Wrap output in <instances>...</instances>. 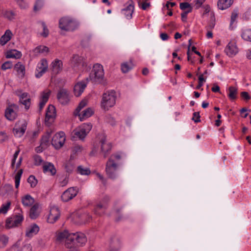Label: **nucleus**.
<instances>
[{"label":"nucleus","instance_id":"f257e3e1","mask_svg":"<svg viewBox=\"0 0 251 251\" xmlns=\"http://www.w3.org/2000/svg\"><path fill=\"white\" fill-rule=\"evenodd\" d=\"M104 72L103 67L99 64H96L93 66V70L89 75V76L86 78L87 82L91 81L94 83H101L103 80Z\"/></svg>","mask_w":251,"mask_h":251},{"label":"nucleus","instance_id":"f03ea898","mask_svg":"<svg viewBox=\"0 0 251 251\" xmlns=\"http://www.w3.org/2000/svg\"><path fill=\"white\" fill-rule=\"evenodd\" d=\"M116 96L114 91H107L102 95L101 101V107L105 110H108L116 103Z\"/></svg>","mask_w":251,"mask_h":251},{"label":"nucleus","instance_id":"7ed1b4c3","mask_svg":"<svg viewBox=\"0 0 251 251\" xmlns=\"http://www.w3.org/2000/svg\"><path fill=\"white\" fill-rule=\"evenodd\" d=\"M78 26L76 21L69 17L61 18L59 21V27L65 31H74Z\"/></svg>","mask_w":251,"mask_h":251},{"label":"nucleus","instance_id":"20e7f679","mask_svg":"<svg viewBox=\"0 0 251 251\" xmlns=\"http://www.w3.org/2000/svg\"><path fill=\"white\" fill-rule=\"evenodd\" d=\"M92 127V125L90 123L83 124L73 130L72 138L78 137L83 140L91 130Z\"/></svg>","mask_w":251,"mask_h":251},{"label":"nucleus","instance_id":"39448f33","mask_svg":"<svg viewBox=\"0 0 251 251\" xmlns=\"http://www.w3.org/2000/svg\"><path fill=\"white\" fill-rule=\"evenodd\" d=\"M68 239L70 240V245H72V246L75 245L82 246L85 244L87 241L85 234L82 232L72 233L69 236Z\"/></svg>","mask_w":251,"mask_h":251},{"label":"nucleus","instance_id":"423d86ee","mask_svg":"<svg viewBox=\"0 0 251 251\" xmlns=\"http://www.w3.org/2000/svg\"><path fill=\"white\" fill-rule=\"evenodd\" d=\"M118 165L112 159H109L106 164L105 171L108 177L112 179H115L117 176Z\"/></svg>","mask_w":251,"mask_h":251},{"label":"nucleus","instance_id":"0eeeda50","mask_svg":"<svg viewBox=\"0 0 251 251\" xmlns=\"http://www.w3.org/2000/svg\"><path fill=\"white\" fill-rule=\"evenodd\" d=\"M23 220L24 218L23 215L20 213L12 215L11 217L7 219L5 226L7 228L19 226L21 225Z\"/></svg>","mask_w":251,"mask_h":251},{"label":"nucleus","instance_id":"6e6552de","mask_svg":"<svg viewBox=\"0 0 251 251\" xmlns=\"http://www.w3.org/2000/svg\"><path fill=\"white\" fill-rule=\"evenodd\" d=\"M56 117L55 108L53 105H49L47 108L45 119V124L47 126H50L54 122Z\"/></svg>","mask_w":251,"mask_h":251},{"label":"nucleus","instance_id":"1a4fd4ad","mask_svg":"<svg viewBox=\"0 0 251 251\" xmlns=\"http://www.w3.org/2000/svg\"><path fill=\"white\" fill-rule=\"evenodd\" d=\"M109 200V197L106 196L101 201L98 202L94 208V213L99 216H101L103 214L106 209L107 208V202Z\"/></svg>","mask_w":251,"mask_h":251},{"label":"nucleus","instance_id":"9d476101","mask_svg":"<svg viewBox=\"0 0 251 251\" xmlns=\"http://www.w3.org/2000/svg\"><path fill=\"white\" fill-rule=\"evenodd\" d=\"M65 137L63 132H60L55 134L52 137L51 145L56 149L61 148L65 142Z\"/></svg>","mask_w":251,"mask_h":251},{"label":"nucleus","instance_id":"9b49d317","mask_svg":"<svg viewBox=\"0 0 251 251\" xmlns=\"http://www.w3.org/2000/svg\"><path fill=\"white\" fill-rule=\"evenodd\" d=\"M18 106L13 104L9 105L5 110V116L9 121L14 120L17 117V112L18 111Z\"/></svg>","mask_w":251,"mask_h":251},{"label":"nucleus","instance_id":"f8f14e48","mask_svg":"<svg viewBox=\"0 0 251 251\" xmlns=\"http://www.w3.org/2000/svg\"><path fill=\"white\" fill-rule=\"evenodd\" d=\"M78 193L76 187H70L63 192L61 199L64 202H67L75 197Z\"/></svg>","mask_w":251,"mask_h":251},{"label":"nucleus","instance_id":"ddd939ff","mask_svg":"<svg viewBox=\"0 0 251 251\" xmlns=\"http://www.w3.org/2000/svg\"><path fill=\"white\" fill-rule=\"evenodd\" d=\"M26 128V123L25 121H18L16 124V127L13 128L15 136L21 137L23 135Z\"/></svg>","mask_w":251,"mask_h":251},{"label":"nucleus","instance_id":"4468645a","mask_svg":"<svg viewBox=\"0 0 251 251\" xmlns=\"http://www.w3.org/2000/svg\"><path fill=\"white\" fill-rule=\"evenodd\" d=\"M57 98L61 104H67L70 100L69 91L66 89H60L57 93Z\"/></svg>","mask_w":251,"mask_h":251},{"label":"nucleus","instance_id":"2eb2a0df","mask_svg":"<svg viewBox=\"0 0 251 251\" xmlns=\"http://www.w3.org/2000/svg\"><path fill=\"white\" fill-rule=\"evenodd\" d=\"M100 143L101 146V152L103 157L106 158L111 150V144L110 142H107L105 137L100 140Z\"/></svg>","mask_w":251,"mask_h":251},{"label":"nucleus","instance_id":"dca6fc26","mask_svg":"<svg viewBox=\"0 0 251 251\" xmlns=\"http://www.w3.org/2000/svg\"><path fill=\"white\" fill-rule=\"evenodd\" d=\"M60 213L58 207L53 206L50 208V214L48 218V223L53 224L58 220Z\"/></svg>","mask_w":251,"mask_h":251},{"label":"nucleus","instance_id":"f3484780","mask_svg":"<svg viewBox=\"0 0 251 251\" xmlns=\"http://www.w3.org/2000/svg\"><path fill=\"white\" fill-rule=\"evenodd\" d=\"M70 64L72 67L75 71L79 70L81 65L84 66V63L82 62V58L77 54L73 56L70 60Z\"/></svg>","mask_w":251,"mask_h":251},{"label":"nucleus","instance_id":"a211bd4d","mask_svg":"<svg viewBox=\"0 0 251 251\" xmlns=\"http://www.w3.org/2000/svg\"><path fill=\"white\" fill-rule=\"evenodd\" d=\"M48 65L47 60L43 59L40 61V63L38 64L37 71L38 73L35 74L37 78H39L47 71Z\"/></svg>","mask_w":251,"mask_h":251},{"label":"nucleus","instance_id":"6ab92c4d","mask_svg":"<svg viewBox=\"0 0 251 251\" xmlns=\"http://www.w3.org/2000/svg\"><path fill=\"white\" fill-rule=\"evenodd\" d=\"M127 6L122 10L127 19H130L132 17V14L134 9V2L130 0L127 2Z\"/></svg>","mask_w":251,"mask_h":251},{"label":"nucleus","instance_id":"aec40b11","mask_svg":"<svg viewBox=\"0 0 251 251\" xmlns=\"http://www.w3.org/2000/svg\"><path fill=\"white\" fill-rule=\"evenodd\" d=\"M120 247L119 239L115 236L112 237L109 243V251H119Z\"/></svg>","mask_w":251,"mask_h":251},{"label":"nucleus","instance_id":"412c9836","mask_svg":"<svg viewBox=\"0 0 251 251\" xmlns=\"http://www.w3.org/2000/svg\"><path fill=\"white\" fill-rule=\"evenodd\" d=\"M87 83L81 81L77 83L74 86V92L76 97H79L83 92L86 87Z\"/></svg>","mask_w":251,"mask_h":251},{"label":"nucleus","instance_id":"4be33fe9","mask_svg":"<svg viewBox=\"0 0 251 251\" xmlns=\"http://www.w3.org/2000/svg\"><path fill=\"white\" fill-rule=\"evenodd\" d=\"M43 171L44 173H50L51 176H54L56 173V170L54 165L48 162H46L43 165Z\"/></svg>","mask_w":251,"mask_h":251},{"label":"nucleus","instance_id":"5701e85b","mask_svg":"<svg viewBox=\"0 0 251 251\" xmlns=\"http://www.w3.org/2000/svg\"><path fill=\"white\" fill-rule=\"evenodd\" d=\"M225 51L229 56H233L238 52L237 48L233 42H229Z\"/></svg>","mask_w":251,"mask_h":251},{"label":"nucleus","instance_id":"b1692460","mask_svg":"<svg viewBox=\"0 0 251 251\" xmlns=\"http://www.w3.org/2000/svg\"><path fill=\"white\" fill-rule=\"evenodd\" d=\"M63 63L61 60L55 59L51 64L52 71L54 74H58L62 70Z\"/></svg>","mask_w":251,"mask_h":251},{"label":"nucleus","instance_id":"393cba45","mask_svg":"<svg viewBox=\"0 0 251 251\" xmlns=\"http://www.w3.org/2000/svg\"><path fill=\"white\" fill-rule=\"evenodd\" d=\"M71 233H69L68 231L64 230L63 232H59L57 235V240L61 241L64 239H66V246L67 248L70 247V240H69V236Z\"/></svg>","mask_w":251,"mask_h":251},{"label":"nucleus","instance_id":"a878e982","mask_svg":"<svg viewBox=\"0 0 251 251\" xmlns=\"http://www.w3.org/2000/svg\"><path fill=\"white\" fill-rule=\"evenodd\" d=\"M50 94V91H49L48 92H43L42 93V97L41 98L40 102L39 103V112H40L42 109L43 108L44 106H45L46 102L48 101L49 96Z\"/></svg>","mask_w":251,"mask_h":251},{"label":"nucleus","instance_id":"bb28decb","mask_svg":"<svg viewBox=\"0 0 251 251\" xmlns=\"http://www.w3.org/2000/svg\"><path fill=\"white\" fill-rule=\"evenodd\" d=\"M233 2V0H219L217 5L219 9L225 10L229 7Z\"/></svg>","mask_w":251,"mask_h":251},{"label":"nucleus","instance_id":"cd10ccee","mask_svg":"<svg viewBox=\"0 0 251 251\" xmlns=\"http://www.w3.org/2000/svg\"><path fill=\"white\" fill-rule=\"evenodd\" d=\"M12 33L9 29L5 31L4 34L0 38V44L1 46L5 45L9 40H10Z\"/></svg>","mask_w":251,"mask_h":251},{"label":"nucleus","instance_id":"c85d7f7f","mask_svg":"<svg viewBox=\"0 0 251 251\" xmlns=\"http://www.w3.org/2000/svg\"><path fill=\"white\" fill-rule=\"evenodd\" d=\"M39 207V203H35L30 208L29 212V217L32 219H36L39 215L38 208Z\"/></svg>","mask_w":251,"mask_h":251},{"label":"nucleus","instance_id":"c756f323","mask_svg":"<svg viewBox=\"0 0 251 251\" xmlns=\"http://www.w3.org/2000/svg\"><path fill=\"white\" fill-rule=\"evenodd\" d=\"M39 231V227L36 224H33L31 227L26 230V236L31 237L36 234Z\"/></svg>","mask_w":251,"mask_h":251},{"label":"nucleus","instance_id":"7c9ffc66","mask_svg":"<svg viewBox=\"0 0 251 251\" xmlns=\"http://www.w3.org/2000/svg\"><path fill=\"white\" fill-rule=\"evenodd\" d=\"M22 56V53L16 50H9L7 52L6 57L7 58H14L16 59L20 58Z\"/></svg>","mask_w":251,"mask_h":251},{"label":"nucleus","instance_id":"2f4dec72","mask_svg":"<svg viewBox=\"0 0 251 251\" xmlns=\"http://www.w3.org/2000/svg\"><path fill=\"white\" fill-rule=\"evenodd\" d=\"M23 204L26 207H29L33 204L34 199L29 195H25L22 200Z\"/></svg>","mask_w":251,"mask_h":251},{"label":"nucleus","instance_id":"473e14b6","mask_svg":"<svg viewBox=\"0 0 251 251\" xmlns=\"http://www.w3.org/2000/svg\"><path fill=\"white\" fill-rule=\"evenodd\" d=\"M14 69L19 75H21L22 77L24 76L25 74V68L21 62L17 63L14 66Z\"/></svg>","mask_w":251,"mask_h":251},{"label":"nucleus","instance_id":"72a5a7b5","mask_svg":"<svg viewBox=\"0 0 251 251\" xmlns=\"http://www.w3.org/2000/svg\"><path fill=\"white\" fill-rule=\"evenodd\" d=\"M93 114V111L90 108H88L82 111L81 115H79L80 121H82L85 118L90 117Z\"/></svg>","mask_w":251,"mask_h":251},{"label":"nucleus","instance_id":"f704fd0d","mask_svg":"<svg viewBox=\"0 0 251 251\" xmlns=\"http://www.w3.org/2000/svg\"><path fill=\"white\" fill-rule=\"evenodd\" d=\"M51 131H47L46 132V133L45 134V135H43L42 136V138L41 140V146H47L48 143H49V140H50V135H51Z\"/></svg>","mask_w":251,"mask_h":251},{"label":"nucleus","instance_id":"c9c22d12","mask_svg":"<svg viewBox=\"0 0 251 251\" xmlns=\"http://www.w3.org/2000/svg\"><path fill=\"white\" fill-rule=\"evenodd\" d=\"M49 51V49L46 46H39L37 47L34 50H33V52L35 54L38 53H47Z\"/></svg>","mask_w":251,"mask_h":251},{"label":"nucleus","instance_id":"e433bc0d","mask_svg":"<svg viewBox=\"0 0 251 251\" xmlns=\"http://www.w3.org/2000/svg\"><path fill=\"white\" fill-rule=\"evenodd\" d=\"M229 91L228 97L229 99L231 100H235L236 98L237 89L233 86H230L229 87Z\"/></svg>","mask_w":251,"mask_h":251},{"label":"nucleus","instance_id":"4c0bfd02","mask_svg":"<svg viewBox=\"0 0 251 251\" xmlns=\"http://www.w3.org/2000/svg\"><path fill=\"white\" fill-rule=\"evenodd\" d=\"M132 67L133 65L131 62H130V64L128 63H124L121 65V70L124 73H126L131 70Z\"/></svg>","mask_w":251,"mask_h":251},{"label":"nucleus","instance_id":"58836bf2","mask_svg":"<svg viewBox=\"0 0 251 251\" xmlns=\"http://www.w3.org/2000/svg\"><path fill=\"white\" fill-rule=\"evenodd\" d=\"M77 172L81 175H89L91 172L87 168H84L82 166H79L77 168Z\"/></svg>","mask_w":251,"mask_h":251},{"label":"nucleus","instance_id":"ea45409f","mask_svg":"<svg viewBox=\"0 0 251 251\" xmlns=\"http://www.w3.org/2000/svg\"><path fill=\"white\" fill-rule=\"evenodd\" d=\"M242 38L246 40L251 42V29H246L242 34Z\"/></svg>","mask_w":251,"mask_h":251},{"label":"nucleus","instance_id":"a19ab883","mask_svg":"<svg viewBox=\"0 0 251 251\" xmlns=\"http://www.w3.org/2000/svg\"><path fill=\"white\" fill-rule=\"evenodd\" d=\"M8 242V237L5 235H0V248L4 247Z\"/></svg>","mask_w":251,"mask_h":251},{"label":"nucleus","instance_id":"79ce46f5","mask_svg":"<svg viewBox=\"0 0 251 251\" xmlns=\"http://www.w3.org/2000/svg\"><path fill=\"white\" fill-rule=\"evenodd\" d=\"M4 16L9 20H12L15 18L16 13L11 10H7L4 12Z\"/></svg>","mask_w":251,"mask_h":251},{"label":"nucleus","instance_id":"37998d69","mask_svg":"<svg viewBox=\"0 0 251 251\" xmlns=\"http://www.w3.org/2000/svg\"><path fill=\"white\" fill-rule=\"evenodd\" d=\"M15 1L21 9H26L28 6L27 3L25 0H15Z\"/></svg>","mask_w":251,"mask_h":251},{"label":"nucleus","instance_id":"c03bdc74","mask_svg":"<svg viewBox=\"0 0 251 251\" xmlns=\"http://www.w3.org/2000/svg\"><path fill=\"white\" fill-rule=\"evenodd\" d=\"M27 182L30 184L31 187L36 186L37 183V180L33 175H30L27 179Z\"/></svg>","mask_w":251,"mask_h":251},{"label":"nucleus","instance_id":"a18cd8bd","mask_svg":"<svg viewBox=\"0 0 251 251\" xmlns=\"http://www.w3.org/2000/svg\"><path fill=\"white\" fill-rule=\"evenodd\" d=\"M215 25V17L214 13L211 14V19L209 25L207 27V30L212 29Z\"/></svg>","mask_w":251,"mask_h":251},{"label":"nucleus","instance_id":"49530a36","mask_svg":"<svg viewBox=\"0 0 251 251\" xmlns=\"http://www.w3.org/2000/svg\"><path fill=\"white\" fill-rule=\"evenodd\" d=\"M43 6V0H37L33 8L34 11H37L41 9Z\"/></svg>","mask_w":251,"mask_h":251},{"label":"nucleus","instance_id":"de8ad7c7","mask_svg":"<svg viewBox=\"0 0 251 251\" xmlns=\"http://www.w3.org/2000/svg\"><path fill=\"white\" fill-rule=\"evenodd\" d=\"M64 167L67 173L69 174L72 173L74 169V165L70 162H67L64 165Z\"/></svg>","mask_w":251,"mask_h":251},{"label":"nucleus","instance_id":"09e8293b","mask_svg":"<svg viewBox=\"0 0 251 251\" xmlns=\"http://www.w3.org/2000/svg\"><path fill=\"white\" fill-rule=\"evenodd\" d=\"M147 1L145 2H142L140 0L138 1V5L140 7H141L143 10H146L147 8L151 6V4L150 2H146Z\"/></svg>","mask_w":251,"mask_h":251},{"label":"nucleus","instance_id":"8fccbe9b","mask_svg":"<svg viewBox=\"0 0 251 251\" xmlns=\"http://www.w3.org/2000/svg\"><path fill=\"white\" fill-rule=\"evenodd\" d=\"M10 204V201L7 202V203L5 205L3 204L1 206V208H0V213L5 214L7 212L8 209L9 208Z\"/></svg>","mask_w":251,"mask_h":251},{"label":"nucleus","instance_id":"3c124183","mask_svg":"<svg viewBox=\"0 0 251 251\" xmlns=\"http://www.w3.org/2000/svg\"><path fill=\"white\" fill-rule=\"evenodd\" d=\"M34 161V165L36 166H39L41 165L42 162L43 161L41 157L38 155H35L33 156Z\"/></svg>","mask_w":251,"mask_h":251},{"label":"nucleus","instance_id":"603ef678","mask_svg":"<svg viewBox=\"0 0 251 251\" xmlns=\"http://www.w3.org/2000/svg\"><path fill=\"white\" fill-rule=\"evenodd\" d=\"M180 8L182 10H185L186 9H192V7L188 2H184L180 3Z\"/></svg>","mask_w":251,"mask_h":251},{"label":"nucleus","instance_id":"864d4df0","mask_svg":"<svg viewBox=\"0 0 251 251\" xmlns=\"http://www.w3.org/2000/svg\"><path fill=\"white\" fill-rule=\"evenodd\" d=\"M20 102L25 106V108L28 109L30 105V99L27 98L25 100H20Z\"/></svg>","mask_w":251,"mask_h":251},{"label":"nucleus","instance_id":"5fc2aeb1","mask_svg":"<svg viewBox=\"0 0 251 251\" xmlns=\"http://www.w3.org/2000/svg\"><path fill=\"white\" fill-rule=\"evenodd\" d=\"M200 117V112H195L193 114L192 120L195 123H199L201 122Z\"/></svg>","mask_w":251,"mask_h":251},{"label":"nucleus","instance_id":"6e6d98bb","mask_svg":"<svg viewBox=\"0 0 251 251\" xmlns=\"http://www.w3.org/2000/svg\"><path fill=\"white\" fill-rule=\"evenodd\" d=\"M42 25L43 29V32L41 33V35L44 37H47L49 35V30L45 23L42 22Z\"/></svg>","mask_w":251,"mask_h":251},{"label":"nucleus","instance_id":"4d7b16f0","mask_svg":"<svg viewBox=\"0 0 251 251\" xmlns=\"http://www.w3.org/2000/svg\"><path fill=\"white\" fill-rule=\"evenodd\" d=\"M12 67V63L9 61H7L5 62L1 65V69L3 70H6L7 69L11 68Z\"/></svg>","mask_w":251,"mask_h":251},{"label":"nucleus","instance_id":"13d9d810","mask_svg":"<svg viewBox=\"0 0 251 251\" xmlns=\"http://www.w3.org/2000/svg\"><path fill=\"white\" fill-rule=\"evenodd\" d=\"M238 16V13L237 10H234L231 16V20H230V25H231L235 21L237 17Z\"/></svg>","mask_w":251,"mask_h":251},{"label":"nucleus","instance_id":"bf43d9fd","mask_svg":"<svg viewBox=\"0 0 251 251\" xmlns=\"http://www.w3.org/2000/svg\"><path fill=\"white\" fill-rule=\"evenodd\" d=\"M205 81V80L203 78V75H201L199 77V84L197 86L196 89H200L203 85V83Z\"/></svg>","mask_w":251,"mask_h":251},{"label":"nucleus","instance_id":"052dcab7","mask_svg":"<svg viewBox=\"0 0 251 251\" xmlns=\"http://www.w3.org/2000/svg\"><path fill=\"white\" fill-rule=\"evenodd\" d=\"M20 152V150H17L14 153V155H13V158L12 160V162H11V167L12 168H14V165H15V162H16V160L17 158V156L19 154Z\"/></svg>","mask_w":251,"mask_h":251},{"label":"nucleus","instance_id":"680f3d73","mask_svg":"<svg viewBox=\"0 0 251 251\" xmlns=\"http://www.w3.org/2000/svg\"><path fill=\"white\" fill-rule=\"evenodd\" d=\"M81 151V147L78 145L75 146L72 149L73 153L76 154Z\"/></svg>","mask_w":251,"mask_h":251},{"label":"nucleus","instance_id":"e2e57ef3","mask_svg":"<svg viewBox=\"0 0 251 251\" xmlns=\"http://www.w3.org/2000/svg\"><path fill=\"white\" fill-rule=\"evenodd\" d=\"M241 96L242 98L246 100H248L251 99L250 96L247 92H242L241 93Z\"/></svg>","mask_w":251,"mask_h":251},{"label":"nucleus","instance_id":"0e129e2a","mask_svg":"<svg viewBox=\"0 0 251 251\" xmlns=\"http://www.w3.org/2000/svg\"><path fill=\"white\" fill-rule=\"evenodd\" d=\"M7 139V136L5 133L3 132L0 133V142L2 143Z\"/></svg>","mask_w":251,"mask_h":251},{"label":"nucleus","instance_id":"69168bd1","mask_svg":"<svg viewBox=\"0 0 251 251\" xmlns=\"http://www.w3.org/2000/svg\"><path fill=\"white\" fill-rule=\"evenodd\" d=\"M205 1V0H197L196 1V8L197 9L199 8Z\"/></svg>","mask_w":251,"mask_h":251},{"label":"nucleus","instance_id":"338daca9","mask_svg":"<svg viewBox=\"0 0 251 251\" xmlns=\"http://www.w3.org/2000/svg\"><path fill=\"white\" fill-rule=\"evenodd\" d=\"M121 158V156L119 154H112L109 159H112L115 162V160H120Z\"/></svg>","mask_w":251,"mask_h":251},{"label":"nucleus","instance_id":"774afa93","mask_svg":"<svg viewBox=\"0 0 251 251\" xmlns=\"http://www.w3.org/2000/svg\"><path fill=\"white\" fill-rule=\"evenodd\" d=\"M211 90L213 92L215 93L219 92L220 90V87L216 84H213V86L212 87Z\"/></svg>","mask_w":251,"mask_h":251}]
</instances>
